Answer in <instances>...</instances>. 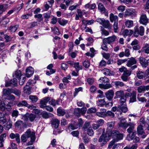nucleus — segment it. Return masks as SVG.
Segmentation results:
<instances>
[{
    "instance_id": "44",
    "label": "nucleus",
    "mask_w": 149,
    "mask_h": 149,
    "mask_svg": "<svg viewBox=\"0 0 149 149\" xmlns=\"http://www.w3.org/2000/svg\"><path fill=\"white\" fill-rule=\"evenodd\" d=\"M74 67L77 72H78L79 70L82 69V66L79 65V62L75 63Z\"/></svg>"
},
{
    "instance_id": "15",
    "label": "nucleus",
    "mask_w": 149,
    "mask_h": 149,
    "mask_svg": "<svg viewBox=\"0 0 149 149\" xmlns=\"http://www.w3.org/2000/svg\"><path fill=\"white\" fill-rule=\"evenodd\" d=\"M114 91L112 90H109L105 93L106 97L109 100H111L114 96Z\"/></svg>"
},
{
    "instance_id": "40",
    "label": "nucleus",
    "mask_w": 149,
    "mask_h": 149,
    "mask_svg": "<svg viewBox=\"0 0 149 149\" xmlns=\"http://www.w3.org/2000/svg\"><path fill=\"white\" fill-rule=\"evenodd\" d=\"M50 100V97H45L40 101V104L46 105Z\"/></svg>"
},
{
    "instance_id": "17",
    "label": "nucleus",
    "mask_w": 149,
    "mask_h": 149,
    "mask_svg": "<svg viewBox=\"0 0 149 149\" xmlns=\"http://www.w3.org/2000/svg\"><path fill=\"white\" fill-rule=\"evenodd\" d=\"M106 110L105 109H101L100 111L97 112L96 115L100 117H104L106 116Z\"/></svg>"
},
{
    "instance_id": "61",
    "label": "nucleus",
    "mask_w": 149,
    "mask_h": 149,
    "mask_svg": "<svg viewBox=\"0 0 149 149\" xmlns=\"http://www.w3.org/2000/svg\"><path fill=\"white\" fill-rule=\"evenodd\" d=\"M139 125H141L144 127L146 125V124L144 119L143 118H141L140 120Z\"/></svg>"
},
{
    "instance_id": "25",
    "label": "nucleus",
    "mask_w": 149,
    "mask_h": 149,
    "mask_svg": "<svg viewBox=\"0 0 149 149\" xmlns=\"http://www.w3.org/2000/svg\"><path fill=\"white\" fill-rule=\"evenodd\" d=\"M124 95V91L122 90H120L117 91L115 93V96L114 97V99L120 98L121 97Z\"/></svg>"
},
{
    "instance_id": "29",
    "label": "nucleus",
    "mask_w": 149,
    "mask_h": 149,
    "mask_svg": "<svg viewBox=\"0 0 149 149\" xmlns=\"http://www.w3.org/2000/svg\"><path fill=\"white\" fill-rule=\"evenodd\" d=\"M58 22L60 25L63 26L65 25L68 22L67 20L64 19H62L61 18L58 19Z\"/></svg>"
},
{
    "instance_id": "23",
    "label": "nucleus",
    "mask_w": 149,
    "mask_h": 149,
    "mask_svg": "<svg viewBox=\"0 0 149 149\" xmlns=\"http://www.w3.org/2000/svg\"><path fill=\"white\" fill-rule=\"evenodd\" d=\"M52 124L53 127L57 128L60 123V121L57 119H53L52 121Z\"/></svg>"
},
{
    "instance_id": "59",
    "label": "nucleus",
    "mask_w": 149,
    "mask_h": 149,
    "mask_svg": "<svg viewBox=\"0 0 149 149\" xmlns=\"http://www.w3.org/2000/svg\"><path fill=\"white\" fill-rule=\"evenodd\" d=\"M74 114L77 116H79L81 114L80 109L78 108L75 109L74 110Z\"/></svg>"
},
{
    "instance_id": "50",
    "label": "nucleus",
    "mask_w": 149,
    "mask_h": 149,
    "mask_svg": "<svg viewBox=\"0 0 149 149\" xmlns=\"http://www.w3.org/2000/svg\"><path fill=\"white\" fill-rule=\"evenodd\" d=\"M99 86L100 88L105 89H109L111 87L110 85L109 84H99Z\"/></svg>"
},
{
    "instance_id": "9",
    "label": "nucleus",
    "mask_w": 149,
    "mask_h": 149,
    "mask_svg": "<svg viewBox=\"0 0 149 149\" xmlns=\"http://www.w3.org/2000/svg\"><path fill=\"white\" fill-rule=\"evenodd\" d=\"M117 37L115 35H113L106 38H104L103 40V42L104 43H108L109 44L111 43L114 42L116 39Z\"/></svg>"
},
{
    "instance_id": "62",
    "label": "nucleus",
    "mask_w": 149,
    "mask_h": 149,
    "mask_svg": "<svg viewBox=\"0 0 149 149\" xmlns=\"http://www.w3.org/2000/svg\"><path fill=\"white\" fill-rule=\"evenodd\" d=\"M79 6V4L77 3H75L74 5L70 6L69 8V9L72 11L75 9L76 8L78 7Z\"/></svg>"
},
{
    "instance_id": "42",
    "label": "nucleus",
    "mask_w": 149,
    "mask_h": 149,
    "mask_svg": "<svg viewBox=\"0 0 149 149\" xmlns=\"http://www.w3.org/2000/svg\"><path fill=\"white\" fill-rule=\"evenodd\" d=\"M21 73L20 70H17L13 74V77H15L17 79H19L21 76Z\"/></svg>"
},
{
    "instance_id": "37",
    "label": "nucleus",
    "mask_w": 149,
    "mask_h": 149,
    "mask_svg": "<svg viewBox=\"0 0 149 149\" xmlns=\"http://www.w3.org/2000/svg\"><path fill=\"white\" fill-rule=\"evenodd\" d=\"M98 8L102 13H104L105 12L106 9L102 3H99L98 4Z\"/></svg>"
},
{
    "instance_id": "36",
    "label": "nucleus",
    "mask_w": 149,
    "mask_h": 149,
    "mask_svg": "<svg viewBox=\"0 0 149 149\" xmlns=\"http://www.w3.org/2000/svg\"><path fill=\"white\" fill-rule=\"evenodd\" d=\"M96 103L98 106L102 107L105 104V101L104 99H100Z\"/></svg>"
},
{
    "instance_id": "41",
    "label": "nucleus",
    "mask_w": 149,
    "mask_h": 149,
    "mask_svg": "<svg viewBox=\"0 0 149 149\" xmlns=\"http://www.w3.org/2000/svg\"><path fill=\"white\" fill-rule=\"evenodd\" d=\"M57 113L59 116H63L65 113V110L60 107L57 109Z\"/></svg>"
},
{
    "instance_id": "24",
    "label": "nucleus",
    "mask_w": 149,
    "mask_h": 149,
    "mask_svg": "<svg viewBox=\"0 0 149 149\" xmlns=\"http://www.w3.org/2000/svg\"><path fill=\"white\" fill-rule=\"evenodd\" d=\"M103 74L106 76H111L113 74L112 71L107 68H104L102 70Z\"/></svg>"
},
{
    "instance_id": "43",
    "label": "nucleus",
    "mask_w": 149,
    "mask_h": 149,
    "mask_svg": "<svg viewBox=\"0 0 149 149\" xmlns=\"http://www.w3.org/2000/svg\"><path fill=\"white\" fill-rule=\"evenodd\" d=\"M23 125V123L21 120L17 121L15 124V127L17 128H21Z\"/></svg>"
},
{
    "instance_id": "11",
    "label": "nucleus",
    "mask_w": 149,
    "mask_h": 149,
    "mask_svg": "<svg viewBox=\"0 0 149 149\" xmlns=\"http://www.w3.org/2000/svg\"><path fill=\"white\" fill-rule=\"evenodd\" d=\"M145 127L142 126L141 125H139L137 128V132L138 135H141L143 138H145L146 135L143 131V127Z\"/></svg>"
},
{
    "instance_id": "26",
    "label": "nucleus",
    "mask_w": 149,
    "mask_h": 149,
    "mask_svg": "<svg viewBox=\"0 0 149 149\" xmlns=\"http://www.w3.org/2000/svg\"><path fill=\"white\" fill-rule=\"evenodd\" d=\"M77 128L78 126H76V124H74V125L71 124L68 126V128L66 129V130L68 132H69Z\"/></svg>"
},
{
    "instance_id": "3",
    "label": "nucleus",
    "mask_w": 149,
    "mask_h": 149,
    "mask_svg": "<svg viewBox=\"0 0 149 149\" xmlns=\"http://www.w3.org/2000/svg\"><path fill=\"white\" fill-rule=\"evenodd\" d=\"M36 118V116L35 115L32 113H26L22 116V119L25 121L29 120L30 122H32Z\"/></svg>"
},
{
    "instance_id": "63",
    "label": "nucleus",
    "mask_w": 149,
    "mask_h": 149,
    "mask_svg": "<svg viewBox=\"0 0 149 149\" xmlns=\"http://www.w3.org/2000/svg\"><path fill=\"white\" fill-rule=\"evenodd\" d=\"M106 64L107 63L104 60H102L100 62L99 67L100 68L104 67L106 65Z\"/></svg>"
},
{
    "instance_id": "4",
    "label": "nucleus",
    "mask_w": 149,
    "mask_h": 149,
    "mask_svg": "<svg viewBox=\"0 0 149 149\" xmlns=\"http://www.w3.org/2000/svg\"><path fill=\"white\" fill-rule=\"evenodd\" d=\"M120 121L118 123V125L119 127H123L126 129L128 126H129L130 123H127L125 118H119Z\"/></svg>"
},
{
    "instance_id": "31",
    "label": "nucleus",
    "mask_w": 149,
    "mask_h": 149,
    "mask_svg": "<svg viewBox=\"0 0 149 149\" xmlns=\"http://www.w3.org/2000/svg\"><path fill=\"white\" fill-rule=\"evenodd\" d=\"M13 92V91L10 89H3V95L5 96L9 95L11 93Z\"/></svg>"
},
{
    "instance_id": "34",
    "label": "nucleus",
    "mask_w": 149,
    "mask_h": 149,
    "mask_svg": "<svg viewBox=\"0 0 149 149\" xmlns=\"http://www.w3.org/2000/svg\"><path fill=\"white\" fill-rule=\"evenodd\" d=\"M99 81L102 84H104L108 83L109 79L106 77H101Z\"/></svg>"
},
{
    "instance_id": "47",
    "label": "nucleus",
    "mask_w": 149,
    "mask_h": 149,
    "mask_svg": "<svg viewBox=\"0 0 149 149\" xmlns=\"http://www.w3.org/2000/svg\"><path fill=\"white\" fill-rule=\"evenodd\" d=\"M29 98L33 103L36 102L38 100V97L35 95H30Z\"/></svg>"
},
{
    "instance_id": "58",
    "label": "nucleus",
    "mask_w": 149,
    "mask_h": 149,
    "mask_svg": "<svg viewBox=\"0 0 149 149\" xmlns=\"http://www.w3.org/2000/svg\"><path fill=\"white\" fill-rule=\"evenodd\" d=\"M120 98L119 102L121 104V105H123L126 102L127 99L124 96V95Z\"/></svg>"
},
{
    "instance_id": "30",
    "label": "nucleus",
    "mask_w": 149,
    "mask_h": 149,
    "mask_svg": "<svg viewBox=\"0 0 149 149\" xmlns=\"http://www.w3.org/2000/svg\"><path fill=\"white\" fill-rule=\"evenodd\" d=\"M136 74L137 77L139 79H143L145 76H146L145 75V72L141 71H137Z\"/></svg>"
},
{
    "instance_id": "52",
    "label": "nucleus",
    "mask_w": 149,
    "mask_h": 149,
    "mask_svg": "<svg viewBox=\"0 0 149 149\" xmlns=\"http://www.w3.org/2000/svg\"><path fill=\"white\" fill-rule=\"evenodd\" d=\"M129 33V31L127 29H122L120 32V34L123 35L124 37L127 36L128 35Z\"/></svg>"
},
{
    "instance_id": "64",
    "label": "nucleus",
    "mask_w": 149,
    "mask_h": 149,
    "mask_svg": "<svg viewBox=\"0 0 149 149\" xmlns=\"http://www.w3.org/2000/svg\"><path fill=\"white\" fill-rule=\"evenodd\" d=\"M113 27L114 32L115 33L118 32V22H114L113 24Z\"/></svg>"
},
{
    "instance_id": "21",
    "label": "nucleus",
    "mask_w": 149,
    "mask_h": 149,
    "mask_svg": "<svg viewBox=\"0 0 149 149\" xmlns=\"http://www.w3.org/2000/svg\"><path fill=\"white\" fill-rule=\"evenodd\" d=\"M130 127L127 129V132L130 134L131 133H133V132H136L134 130L135 124L132 123H130L129 125Z\"/></svg>"
},
{
    "instance_id": "18",
    "label": "nucleus",
    "mask_w": 149,
    "mask_h": 149,
    "mask_svg": "<svg viewBox=\"0 0 149 149\" xmlns=\"http://www.w3.org/2000/svg\"><path fill=\"white\" fill-rule=\"evenodd\" d=\"M128 110L127 108L126 105H120V106L118 107L117 109V111L121 112V111L124 113L126 112Z\"/></svg>"
},
{
    "instance_id": "60",
    "label": "nucleus",
    "mask_w": 149,
    "mask_h": 149,
    "mask_svg": "<svg viewBox=\"0 0 149 149\" xmlns=\"http://www.w3.org/2000/svg\"><path fill=\"white\" fill-rule=\"evenodd\" d=\"M12 126V124L10 122L8 123L6 125H4L5 128L7 130L10 129Z\"/></svg>"
},
{
    "instance_id": "51",
    "label": "nucleus",
    "mask_w": 149,
    "mask_h": 149,
    "mask_svg": "<svg viewBox=\"0 0 149 149\" xmlns=\"http://www.w3.org/2000/svg\"><path fill=\"white\" fill-rule=\"evenodd\" d=\"M31 88L30 87H27L26 86L24 87V93L29 95L31 93Z\"/></svg>"
},
{
    "instance_id": "48",
    "label": "nucleus",
    "mask_w": 149,
    "mask_h": 149,
    "mask_svg": "<svg viewBox=\"0 0 149 149\" xmlns=\"http://www.w3.org/2000/svg\"><path fill=\"white\" fill-rule=\"evenodd\" d=\"M6 16H5L3 17L2 18V24L5 25L7 24L9 22V19L8 18H7Z\"/></svg>"
},
{
    "instance_id": "5",
    "label": "nucleus",
    "mask_w": 149,
    "mask_h": 149,
    "mask_svg": "<svg viewBox=\"0 0 149 149\" xmlns=\"http://www.w3.org/2000/svg\"><path fill=\"white\" fill-rule=\"evenodd\" d=\"M31 132L30 129H29L24 134H23L21 137V141L23 142H26L27 141L28 138L30 136Z\"/></svg>"
},
{
    "instance_id": "27",
    "label": "nucleus",
    "mask_w": 149,
    "mask_h": 149,
    "mask_svg": "<svg viewBox=\"0 0 149 149\" xmlns=\"http://www.w3.org/2000/svg\"><path fill=\"white\" fill-rule=\"evenodd\" d=\"M109 18L110 21L111 22H118V17L116 15H114L111 13L109 16Z\"/></svg>"
},
{
    "instance_id": "53",
    "label": "nucleus",
    "mask_w": 149,
    "mask_h": 149,
    "mask_svg": "<svg viewBox=\"0 0 149 149\" xmlns=\"http://www.w3.org/2000/svg\"><path fill=\"white\" fill-rule=\"evenodd\" d=\"M102 25L105 28H107L109 26L110 23L108 20H105L104 19Z\"/></svg>"
},
{
    "instance_id": "13",
    "label": "nucleus",
    "mask_w": 149,
    "mask_h": 149,
    "mask_svg": "<svg viewBox=\"0 0 149 149\" xmlns=\"http://www.w3.org/2000/svg\"><path fill=\"white\" fill-rule=\"evenodd\" d=\"M148 22V19L146 15L142 14L140 17L139 22L143 25H146Z\"/></svg>"
},
{
    "instance_id": "6",
    "label": "nucleus",
    "mask_w": 149,
    "mask_h": 149,
    "mask_svg": "<svg viewBox=\"0 0 149 149\" xmlns=\"http://www.w3.org/2000/svg\"><path fill=\"white\" fill-rule=\"evenodd\" d=\"M144 32V29L143 26H140L139 28L137 26L134 28V34H138L136 35V36H137L138 34L141 36L143 35Z\"/></svg>"
},
{
    "instance_id": "1",
    "label": "nucleus",
    "mask_w": 149,
    "mask_h": 149,
    "mask_svg": "<svg viewBox=\"0 0 149 149\" xmlns=\"http://www.w3.org/2000/svg\"><path fill=\"white\" fill-rule=\"evenodd\" d=\"M110 135L109 133H106L105 134H102L98 140L99 142H102V143L101 144V146H103L110 139Z\"/></svg>"
},
{
    "instance_id": "46",
    "label": "nucleus",
    "mask_w": 149,
    "mask_h": 149,
    "mask_svg": "<svg viewBox=\"0 0 149 149\" xmlns=\"http://www.w3.org/2000/svg\"><path fill=\"white\" fill-rule=\"evenodd\" d=\"M42 116L43 117L45 118H47L50 117H52L53 116V115L51 113H48L47 112H45L42 113Z\"/></svg>"
},
{
    "instance_id": "22",
    "label": "nucleus",
    "mask_w": 149,
    "mask_h": 149,
    "mask_svg": "<svg viewBox=\"0 0 149 149\" xmlns=\"http://www.w3.org/2000/svg\"><path fill=\"white\" fill-rule=\"evenodd\" d=\"M30 137H31V141L27 143V145H31L33 144L35 139V133L34 132H32Z\"/></svg>"
},
{
    "instance_id": "16",
    "label": "nucleus",
    "mask_w": 149,
    "mask_h": 149,
    "mask_svg": "<svg viewBox=\"0 0 149 149\" xmlns=\"http://www.w3.org/2000/svg\"><path fill=\"white\" fill-rule=\"evenodd\" d=\"M136 60L135 58L131 57L129 59L127 64V65L128 67H130L133 65L136 64Z\"/></svg>"
},
{
    "instance_id": "35",
    "label": "nucleus",
    "mask_w": 149,
    "mask_h": 149,
    "mask_svg": "<svg viewBox=\"0 0 149 149\" xmlns=\"http://www.w3.org/2000/svg\"><path fill=\"white\" fill-rule=\"evenodd\" d=\"M136 134V132H133L132 134H129L127 136V139L128 141L133 140L135 137V135Z\"/></svg>"
},
{
    "instance_id": "54",
    "label": "nucleus",
    "mask_w": 149,
    "mask_h": 149,
    "mask_svg": "<svg viewBox=\"0 0 149 149\" xmlns=\"http://www.w3.org/2000/svg\"><path fill=\"white\" fill-rule=\"evenodd\" d=\"M88 134L91 136H93L94 134V132L91 127H89L87 131Z\"/></svg>"
},
{
    "instance_id": "19",
    "label": "nucleus",
    "mask_w": 149,
    "mask_h": 149,
    "mask_svg": "<svg viewBox=\"0 0 149 149\" xmlns=\"http://www.w3.org/2000/svg\"><path fill=\"white\" fill-rule=\"evenodd\" d=\"M149 90V86H141L139 87L137 89V91L139 93H141L146 91H148Z\"/></svg>"
},
{
    "instance_id": "14",
    "label": "nucleus",
    "mask_w": 149,
    "mask_h": 149,
    "mask_svg": "<svg viewBox=\"0 0 149 149\" xmlns=\"http://www.w3.org/2000/svg\"><path fill=\"white\" fill-rule=\"evenodd\" d=\"M34 72V69L31 67H29L26 69V76L28 78L30 77L33 74Z\"/></svg>"
},
{
    "instance_id": "49",
    "label": "nucleus",
    "mask_w": 149,
    "mask_h": 149,
    "mask_svg": "<svg viewBox=\"0 0 149 149\" xmlns=\"http://www.w3.org/2000/svg\"><path fill=\"white\" fill-rule=\"evenodd\" d=\"M17 105L18 107H20L22 106H24L26 107L28 106V103L25 100H23L17 104Z\"/></svg>"
},
{
    "instance_id": "28",
    "label": "nucleus",
    "mask_w": 149,
    "mask_h": 149,
    "mask_svg": "<svg viewBox=\"0 0 149 149\" xmlns=\"http://www.w3.org/2000/svg\"><path fill=\"white\" fill-rule=\"evenodd\" d=\"M136 92L133 91L132 93V95L130 98V102H133L136 101Z\"/></svg>"
},
{
    "instance_id": "12",
    "label": "nucleus",
    "mask_w": 149,
    "mask_h": 149,
    "mask_svg": "<svg viewBox=\"0 0 149 149\" xmlns=\"http://www.w3.org/2000/svg\"><path fill=\"white\" fill-rule=\"evenodd\" d=\"M17 82V79L15 78H14L9 82H6L5 86L6 87L11 86L13 87L16 86Z\"/></svg>"
},
{
    "instance_id": "2",
    "label": "nucleus",
    "mask_w": 149,
    "mask_h": 149,
    "mask_svg": "<svg viewBox=\"0 0 149 149\" xmlns=\"http://www.w3.org/2000/svg\"><path fill=\"white\" fill-rule=\"evenodd\" d=\"M110 135L114 138L116 141L122 139L123 137V134L120 133L118 131L116 130H113L111 132Z\"/></svg>"
},
{
    "instance_id": "57",
    "label": "nucleus",
    "mask_w": 149,
    "mask_h": 149,
    "mask_svg": "<svg viewBox=\"0 0 149 149\" xmlns=\"http://www.w3.org/2000/svg\"><path fill=\"white\" fill-rule=\"evenodd\" d=\"M83 65L85 68H88L90 65V62L86 60L83 62Z\"/></svg>"
},
{
    "instance_id": "8",
    "label": "nucleus",
    "mask_w": 149,
    "mask_h": 149,
    "mask_svg": "<svg viewBox=\"0 0 149 149\" xmlns=\"http://www.w3.org/2000/svg\"><path fill=\"white\" fill-rule=\"evenodd\" d=\"M139 61L143 67H146L149 65V59L146 60L144 58L141 57H139Z\"/></svg>"
},
{
    "instance_id": "20",
    "label": "nucleus",
    "mask_w": 149,
    "mask_h": 149,
    "mask_svg": "<svg viewBox=\"0 0 149 149\" xmlns=\"http://www.w3.org/2000/svg\"><path fill=\"white\" fill-rule=\"evenodd\" d=\"M143 52L147 54H149V44L146 43L144 44L143 46L141 49Z\"/></svg>"
},
{
    "instance_id": "56",
    "label": "nucleus",
    "mask_w": 149,
    "mask_h": 149,
    "mask_svg": "<svg viewBox=\"0 0 149 149\" xmlns=\"http://www.w3.org/2000/svg\"><path fill=\"white\" fill-rule=\"evenodd\" d=\"M18 27L19 25H16L14 26H11L10 27L9 29L12 32H14L17 30Z\"/></svg>"
},
{
    "instance_id": "32",
    "label": "nucleus",
    "mask_w": 149,
    "mask_h": 149,
    "mask_svg": "<svg viewBox=\"0 0 149 149\" xmlns=\"http://www.w3.org/2000/svg\"><path fill=\"white\" fill-rule=\"evenodd\" d=\"M60 101V99H58L56 100L52 99L49 102V103L50 104L52 105L53 106H55L56 105L58 104Z\"/></svg>"
},
{
    "instance_id": "7",
    "label": "nucleus",
    "mask_w": 149,
    "mask_h": 149,
    "mask_svg": "<svg viewBox=\"0 0 149 149\" xmlns=\"http://www.w3.org/2000/svg\"><path fill=\"white\" fill-rule=\"evenodd\" d=\"M115 124L114 121L110 122L107 123L106 133L111 134V132L113 131L112 130L114 127Z\"/></svg>"
},
{
    "instance_id": "39",
    "label": "nucleus",
    "mask_w": 149,
    "mask_h": 149,
    "mask_svg": "<svg viewBox=\"0 0 149 149\" xmlns=\"http://www.w3.org/2000/svg\"><path fill=\"white\" fill-rule=\"evenodd\" d=\"M77 14L76 15L75 19L76 20L79 19V17L81 18L83 16L82 12L80 10L78 9L77 11Z\"/></svg>"
},
{
    "instance_id": "55",
    "label": "nucleus",
    "mask_w": 149,
    "mask_h": 149,
    "mask_svg": "<svg viewBox=\"0 0 149 149\" xmlns=\"http://www.w3.org/2000/svg\"><path fill=\"white\" fill-rule=\"evenodd\" d=\"M96 109L95 107H92L88 109L87 113L88 114L94 113L96 112Z\"/></svg>"
},
{
    "instance_id": "10",
    "label": "nucleus",
    "mask_w": 149,
    "mask_h": 149,
    "mask_svg": "<svg viewBox=\"0 0 149 149\" xmlns=\"http://www.w3.org/2000/svg\"><path fill=\"white\" fill-rule=\"evenodd\" d=\"M8 115L4 111L0 112V123L3 124L6 121V118Z\"/></svg>"
},
{
    "instance_id": "38",
    "label": "nucleus",
    "mask_w": 149,
    "mask_h": 149,
    "mask_svg": "<svg viewBox=\"0 0 149 149\" xmlns=\"http://www.w3.org/2000/svg\"><path fill=\"white\" fill-rule=\"evenodd\" d=\"M133 13V10L131 9H127L125 13L124 17H126L127 16L131 15Z\"/></svg>"
},
{
    "instance_id": "33",
    "label": "nucleus",
    "mask_w": 149,
    "mask_h": 149,
    "mask_svg": "<svg viewBox=\"0 0 149 149\" xmlns=\"http://www.w3.org/2000/svg\"><path fill=\"white\" fill-rule=\"evenodd\" d=\"M133 22L132 21L128 20L125 22V26L127 28H130L133 26Z\"/></svg>"
},
{
    "instance_id": "45",
    "label": "nucleus",
    "mask_w": 149,
    "mask_h": 149,
    "mask_svg": "<svg viewBox=\"0 0 149 149\" xmlns=\"http://www.w3.org/2000/svg\"><path fill=\"white\" fill-rule=\"evenodd\" d=\"M114 84L115 86L117 88L123 86L125 85L122 82L120 81H115L114 82Z\"/></svg>"
}]
</instances>
